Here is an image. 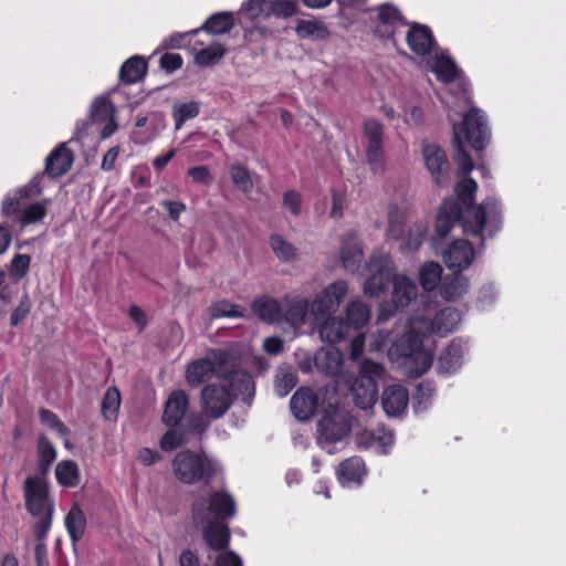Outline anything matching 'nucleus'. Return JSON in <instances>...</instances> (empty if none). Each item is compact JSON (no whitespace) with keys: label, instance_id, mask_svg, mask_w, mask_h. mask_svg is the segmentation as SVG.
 I'll return each instance as SVG.
<instances>
[{"label":"nucleus","instance_id":"obj_1","mask_svg":"<svg viewBox=\"0 0 566 566\" xmlns=\"http://www.w3.org/2000/svg\"><path fill=\"white\" fill-rule=\"evenodd\" d=\"M478 184L472 179L463 177L454 186V192L462 205L468 209V216L462 221V230L465 239H449L454 223L460 220L462 206L455 199H447L440 207L436 221V235L431 238L434 248H476L484 244V230L488 228L490 235L499 229L500 210L497 202L488 198L481 205L474 207V196Z\"/></svg>","mask_w":566,"mask_h":566},{"label":"nucleus","instance_id":"obj_2","mask_svg":"<svg viewBox=\"0 0 566 566\" xmlns=\"http://www.w3.org/2000/svg\"><path fill=\"white\" fill-rule=\"evenodd\" d=\"M462 136L475 150L485 148L490 133L484 115L479 109H471L461 124L453 125V159L458 166V175L467 177L474 169V163L464 150Z\"/></svg>","mask_w":566,"mask_h":566},{"label":"nucleus","instance_id":"obj_3","mask_svg":"<svg viewBox=\"0 0 566 566\" xmlns=\"http://www.w3.org/2000/svg\"><path fill=\"white\" fill-rule=\"evenodd\" d=\"M171 467L176 479L187 485L198 483L209 485L221 470L218 462L205 452L198 453L191 450L178 452Z\"/></svg>","mask_w":566,"mask_h":566},{"label":"nucleus","instance_id":"obj_4","mask_svg":"<svg viewBox=\"0 0 566 566\" xmlns=\"http://www.w3.org/2000/svg\"><path fill=\"white\" fill-rule=\"evenodd\" d=\"M235 514V502L226 491H213L208 495H200L191 504L193 524L206 525L207 523L222 522Z\"/></svg>","mask_w":566,"mask_h":566},{"label":"nucleus","instance_id":"obj_5","mask_svg":"<svg viewBox=\"0 0 566 566\" xmlns=\"http://www.w3.org/2000/svg\"><path fill=\"white\" fill-rule=\"evenodd\" d=\"M419 333L409 331L395 343V350L402 358V366L409 377L418 378L431 366L433 357L430 350L424 349Z\"/></svg>","mask_w":566,"mask_h":566},{"label":"nucleus","instance_id":"obj_6","mask_svg":"<svg viewBox=\"0 0 566 566\" xmlns=\"http://www.w3.org/2000/svg\"><path fill=\"white\" fill-rule=\"evenodd\" d=\"M366 266L371 275L364 284V293L370 297H378L388 287L392 277V263L382 250H375Z\"/></svg>","mask_w":566,"mask_h":566},{"label":"nucleus","instance_id":"obj_7","mask_svg":"<svg viewBox=\"0 0 566 566\" xmlns=\"http://www.w3.org/2000/svg\"><path fill=\"white\" fill-rule=\"evenodd\" d=\"M460 322L461 313L454 307H446L440 310L433 318L416 316L410 319L409 325L412 331L423 336L431 333L446 336L455 329Z\"/></svg>","mask_w":566,"mask_h":566},{"label":"nucleus","instance_id":"obj_8","mask_svg":"<svg viewBox=\"0 0 566 566\" xmlns=\"http://www.w3.org/2000/svg\"><path fill=\"white\" fill-rule=\"evenodd\" d=\"M348 292V284L344 280L335 281L323 289L311 304V315H314L316 322L325 316L335 313L342 300Z\"/></svg>","mask_w":566,"mask_h":566},{"label":"nucleus","instance_id":"obj_9","mask_svg":"<svg viewBox=\"0 0 566 566\" xmlns=\"http://www.w3.org/2000/svg\"><path fill=\"white\" fill-rule=\"evenodd\" d=\"M232 403V395L224 385L209 384L201 390V411L210 419L221 418Z\"/></svg>","mask_w":566,"mask_h":566},{"label":"nucleus","instance_id":"obj_10","mask_svg":"<svg viewBox=\"0 0 566 566\" xmlns=\"http://www.w3.org/2000/svg\"><path fill=\"white\" fill-rule=\"evenodd\" d=\"M321 443H335L348 436L350 427L346 415L340 411L326 412L317 423Z\"/></svg>","mask_w":566,"mask_h":566},{"label":"nucleus","instance_id":"obj_11","mask_svg":"<svg viewBox=\"0 0 566 566\" xmlns=\"http://www.w3.org/2000/svg\"><path fill=\"white\" fill-rule=\"evenodd\" d=\"M422 156L433 181L439 187L448 185L450 179V164L444 150L436 144H427L422 147Z\"/></svg>","mask_w":566,"mask_h":566},{"label":"nucleus","instance_id":"obj_12","mask_svg":"<svg viewBox=\"0 0 566 566\" xmlns=\"http://www.w3.org/2000/svg\"><path fill=\"white\" fill-rule=\"evenodd\" d=\"M283 14V0L272 2L270 0H250L242 6L239 11V22L243 20L259 22L271 15L281 17Z\"/></svg>","mask_w":566,"mask_h":566},{"label":"nucleus","instance_id":"obj_13","mask_svg":"<svg viewBox=\"0 0 566 566\" xmlns=\"http://www.w3.org/2000/svg\"><path fill=\"white\" fill-rule=\"evenodd\" d=\"M376 10V32L382 38H391L396 27L408 24L399 9L391 3H382Z\"/></svg>","mask_w":566,"mask_h":566},{"label":"nucleus","instance_id":"obj_14","mask_svg":"<svg viewBox=\"0 0 566 566\" xmlns=\"http://www.w3.org/2000/svg\"><path fill=\"white\" fill-rule=\"evenodd\" d=\"M409 402L408 390L401 385H390L382 391L381 406L388 417L401 416Z\"/></svg>","mask_w":566,"mask_h":566},{"label":"nucleus","instance_id":"obj_15","mask_svg":"<svg viewBox=\"0 0 566 566\" xmlns=\"http://www.w3.org/2000/svg\"><path fill=\"white\" fill-rule=\"evenodd\" d=\"M317 406V396L312 389L304 387L297 389L290 401L291 412L298 421H306L312 418Z\"/></svg>","mask_w":566,"mask_h":566},{"label":"nucleus","instance_id":"obj_16","mask_svg":"<svg viewBox=\"0 0 566 566\" xmlns=\"http://www.w3.org/2000/svg\"><path fill=\"white\" fill-rule=\"evenodd\" d=\"M25 506L30 514L38 516L44 510L48 490L41 476H29L24 482Z\"/></svg>","mask_w":566,"mask_h":566},{"label":"nucleus","instance_id":"obj_17","mask_svg":"<svg viewBox=\"0 0 566 566\" xmlns=\"http://www.w3.org/2000/svg\"><path fill=\"white\" fill-rule=\"evenodd\" d=\"M189 407V398L184 390L172 391L163 412L161 420L168 427H178Z\"/></svg>","mask_w":566,"mask_h":566},{"label":"nucleus","instance_id":"obj_18","mask_svg":"<svg viewBox=\"0 0 566 566\" xmlns=\"http://www.w3.org/2000/svg\"><path fill=\"white\" fill-rule=\"evenodd\" d=\"M73 161V151L62 143L46 158L44 172L51 178H59L71 169Z\"/></svg>","mask_w":566,"mask_h":566},{"label":"nucleus","instance_id":"obj_19","mask_svg":"<svg viewBox=\"0 0 566 566\" xmlns=\"http://www.w3.org/2000/svg\"><path fill=\"white\" fill-rule=\"evenodd\" d=\"M216 368V376L219 378H231L234 373H239L240 357L231 349H211L208 353Z\"/></svg>","mask_w":566,"mask_h":566},{"label":"nucleus","instance_id":"obj_20","mask_svg":"<svg viewBox=\"0 0 566 566\" xmlns=\"http://www.w3.org/2000/svg\"><path fill=\"white\" fill-rule=\"evenodd\" d=\"M394 443V433L384 427L374 430H363L356 436V444L359 448L377 449L382 453Z\"/></svg>","mask_w":566,"mask_h":566},{"label":"nucleus","instance_id":"obj_21","mask_svg":"<svg viewBox=\"0 0 566 566\" xmlns=\"http://www.w3.org/2000/svg\"><path fill=\"white\" fill-rule=\"evenodd\" d=\"M407 42L413 53L423 56L431 51L434 39L427 25L413 23L407 33Z\"/></svg>","mask_w":566,"mask_h":566},{"label":"nucleus","instance_id":"obj_22","mask_svg":"<svg viewBox=\"0 0 566 566\" xmlns=\"http://www.w3.org/2000/svg\"><path fill=\"white\" fill-rule=\"evenodd\" d=\"M216 368L210 356L191 361L186 368V381L191 387H198L209 381L216 375Z\"/></svg>","mask_w":566,"mask_h":566},{"label":"nucleus","instance_id":"obj_23","mask_svg":"<svg viewBox=\"0 0 566 566\" xmlns=\"http://www.w3.org/2000/svg\"><path fill=\"white\" fill-rule=\"evenodd\" d=\"M285 323L292 327L293 336L296 335V329L304 323H317L314 315H311V304L306 300H295L287 304L285 311Z\"/></svg>","mask_w":566,"mask_h":566},{"label":"nucleus","instance_id":"obj_24","mask_svg":"<svg viewBox=\"0 0 566 566\" xmlns=\"http://www.w3.org/2000/svg\"><path fill=\"white\" fill-rule=\"evenodd\" d=\"M469 280L461 273L446 275L439 286L440 296L448 301L453 302L462 297L469 291Z\"/></svg>","mask_w":566,"mask_h":566},{"label":"nucleus","instance_id":"obj_25","mask_svg":"<svg viewBox=\"0 0 566 566\" xmlns=\"http://www.w3.org/2000/svg\"><path fill=\"white\" fill-rule=\"evenodd\" d=\"M355 405L367 410L377 401V384L370 379H357L352 386Z\"/></svg>","mask_w":566,"mask_h":566},{"label":"nucleus","instance_id":"obj_26","mask_svg":"<svg viewBox=\"0 0 566 566\" xmlns=\"http://www.w3.org/2000/svg\"><path fill=\"white\" fill-rule=\"evenodd\" d=\"M314 360L321 373L334 376L340 371L343 354L335 347L322 348L315 354Z\"/></svg>","mask_w":566,"mask_h":566},{"label":"nucleus","instance_id":"obj_27","mask_svg":"<svg viewBox=\"0 0 566 566\" xmlns=\"http://www.w3.org/2000/svg\"><path fill=\"white\" fill-rule=\"evenodd\" d=\"M230 392L232 395V401L241 396L242 401L250 403L254 396V381L250 374L240 370L234 373L229 379Z\"/></svg>","mask_w":566,"mask_h":566},{"label":"nucleus","instance_id":"obj_28","mask_svg":"<svg viewBox=\"0 0 566 566\" xmlns=\"http://www.w3.org/2000/svg\"><path fill=\"white\" fill-rule=\"evenodd\" d=\"M348 329V325L340 317L328 316L319 325L318 333L323 342L334 344L342 342Z\"/></svg>","mask_w":566,"mask_h":566},{"label":"nucleus","instance_id":"obj_29","mask_svg":"<svg viewBox=\"0 0 566 566\" xmlns=\"http://www.w3.org/2000/svg\"><path fill=\"white\" fill-rule=\"evenodd\" d=\"M417 285L405 275L394 279L392 302L396 307H406L417 297Z\"/></svg>","mask_w":566,"mask_h":566},{"label":"nucleus","instance_id":"obj_30","mask_svg":"<svg viewBox=\"0 0 566 566\" xmlns=\"http://www.w3.org/2000/svg\"><path fill=\"white\" fill-rule=\"evenodd\" d=\"M202 527V535L206 543L216 551L222 549L228 546L230 532L229 527L223 522L207 523L200 525Z\"/></svg>","mask_w":566,"mask_h":566},{"label":"nucleus","instance_id":"obj_31","mask_svg":"<svg viewBox=\"0 0 566 566\" xmlns=\"http://www.w3.org/2000/svg\"><path fill=\"white\" fill-rule=\"evenodd\" d=\"M255 316L266 324L276 322L281 316V304L269 296H260L251 303Z\"/></svg>","mask_w":566,"mask_h":566},{"label":"nucleus","instance_id":"obj_32","mask_svg":"<svg viewBox=\"0 0 566 566\" xmlns=\"http://www.w3.org/2000/svg\"><path fill=\"white\" fill-rule=\"evenodd\" d=\"M295 32L298 38L310 39L313 41H323L327 40L331 36V32L325 25V23L315 19H297Z\"/></svg>","mask_w":566,"mask_h":566},{"label":"nucleus","instance_id":"obj_33","mask_svg":"<svg viewBox=\"0 0 566 566\" xmlns=\"http://www.w3.org/2000/svg\"><path fill=\"white\" fill-rule=\"evenodd\" d=\"M464 353L463 344L459 339H453L441 353L438 360V368L441 373L454 371L461 364Z\"/></svg>","mask_w":566,"mask_h":566},{"label":"nucleus","instance_id":"obj_34","mask_svg":"<svg viewBox=\"0 0 566 566\" xmlns=\"http://www.w3.org/2000/svg\"><path fill=\"white\" fill-rule=\"evenodd\" d=\"M474 259V250H443L442 252V260L447 269L455 273L467 270Z\"/></svg>","mask_w":566,"mask_h":566},{"label":"nucleus","instance_id":"obj_35","mask_svg":"<svg viewBox=\"0 0 566 566\" xmlns=\"http://www.w3.org/2000/svg\"><path fill=\"white\" fill-rule=\"evenodd\" d=\"M86 516L80 505L74 503L65 516V526L73 543L81 541L86 530Z\"/></svg>","mask_w":566,"mask_h":566},{"label":"nucleus","instance_id":"obj_36","mask_svg":"<svg viewBox=\"0 0 566 566\" xmlns=\"http://www.w3.org/2000/svg\"><path fill=\"white\" fill-rule=\"evenodd\" d=\"M147 71V63L140 56L128 59L120 67L119 77L125 84H133L140 81Z\"/></svg>","mask_w":566,"mask_h":566},{"label":"nucleus","instance_id":"obj_37","mask_svg":"<svg viewBox=\"0 0 566 566\" xmlns=\"http://www.w3.org/2000/svg\"><path fill=\"white\" fill-rule=\"evenodd\" d=\"M346 324L349 327L358 329L363 327L370 318V308L360 301H353L346 306Z\"/></svg>","mask_w":566,"mask_h":566},{"label":"nucleus","instance_id":"obj_38","mask_svg":"<svg viewBox=\"0 0 566 566\" xmlns=\"http://www.w3.org/2000/svg\"><path fill=\"white\" fill-rule=\"evenodd\" d=\"M235 21L230 12H219L212 14L202 25L201 29L211 34H224L232 30Z\"/></svg>","mask_w":566,"mask_h":566},{"label":"nucleus","instance_id":"obj_39","mask_svg":"<svg viewBox=\"0 0 566 566\" xmlns=\"http://www.w3.org/2000/svg\"><path fill=\"white\" fill-rule=\"evenodd\" d=\"M38 470L44 476L56 458V451L51 441L43 434L38 439Z\"/></svg>","mask_w":566,"mask_h":566},{"label":"nucleus","instance_id":"obj_40","mask_svg":"<svg viewBox=\"0 0 566 566\" xmlns=\"http://www.w3.org/2000/svg\"><path fill=\"white\" fill-rule=\"evenodd\" d=\"M340 479L348 482H360L365 475V463L359 457H352L339 464Z\"/></svg>","mask_w":566,"mask_h":566},{"label":"nucleus","instance_id":"obj_41","mask_svg":"<svg viewBox=\"0 0 566 566\" xmlns=\"http://www.w3.org/2000/svg\"><path fill=\"white\" fill-rule=\"evenodd\" d=\"M442 268L437 262H427L420 270V284L426 291H433L442 283Z\"/></svg>","mask_w":566,"mask_h":566},{"label":"nucleus","instance_id":"obj_42","mask_svg":"<svg viewBox=\"0 0 566 566\" xmlns=\"http://www.w3.org/2000/svg\"><path fill=\"white\" fill-rule=\"evenodd\" d=\"M57 482L67 488H73L80 482L77 464L72 460L60 462L55 469Z\"/></svg>","mask_w":566,"mask_h":566},{"label":"nucleus","instance_id":"obj_43","mask_svg":"<svg viewBox=\"0 0 566 566\" xmlns=\"http://www.w3.org/2000/svg\"><path fill=\"white\" fill-rule=\"evenodd\" d=\"M115 112L116 109L112 101L105 96H99L92 104L90 118L92 122H106L114 117Z\"/></svg>","mask_w":566,"mask_h":566},{"label":"nucleus","instance_id":"obj_44","mask_svg":"<svg viewBox=\"0 0 566 566\" xmlns=\"http://www.w3.org/2000/svg\"><path fill=\"white\" fill-rule=\"evenodd\" d=\"M366 160L374 174L385 171L384 143L366 144Z\"/></svg>","mask_w":566,"mask_h":566},{"label":"nucleus","instance_id":"obj_45","mask_svg":"<svg viewBox=\"0 0 566 566\" xmlns=\"http://www.w3.org/2000/svg\"><path fill=\"white\" fill-rule=\"evenodd\" d=\"M226 53V49L219 44H212L199 50L195 55V61L201 66L214 65Z\"/></svg>","mask_w":566,"mask_h":566},{"label":"nucleus","instance_id":"obj_46","mask_svg":"<svg viewBox=\"0 0 566 566\" xmlns=\"http://www.w3.org/2000/svg\"><path fill=\"white\" fill-rule=\"evenodd\" d=\"M199 114V104L197 102H188L175 104L172 107V116L176 123V129H179L182 124L190 118L197 117Z\"/></svg>","mask_w":566,"mask_h":566},{"label":"nucleus","instance_id":"obj_47","mask_svg":"<svg viewBox=\"0 0 566 566\" xmlns=\"http://www.w3.org/2000/svg\"><path fill=\"white\" fill-rule=\"evenodd\" d=\"M120 406V394L117 388L111 387L106 390L102 401V412L105 419L111 420L116 417Z\"/></svg>","mask_w":566,"mask_h":566},{"label":"nucleus","instance_id":"obj_48","mask_svg":"<svg viewBox=\"0 0 566 566\" xmlns=\"http://www.w3.org/2000/svg\"><path fill=\"white\" fill-rule=\"evenodd\" d=\"M210 316L212 318L219 317H244L243 311L239 305L232 304L227 300L213 303L209 307Z\"/></svg>","mask_w":566,"mask_h":566},{"label":"nucleus","instance_id":"obj_49","mask_svg":"<svg viewBox=\"0 0 566 566\" xmlns=\"http://www.w3.org/2000/svg\"><path fill=\"white\" fill-rule=\"evenodd\" d=\"M186 442V432L177 427H170L160 439V448L165 451H174Z\"/></svg>","mask_w":566,"mask_h":566},{"label":"nucleus","instance_id":"obj_50","mask_svg":"<svg viewBox=\"0 0 566 566\" xmlns=\"http://www.w3.org/2000/svg\"><path fill=\"white\" fill-rule=\"evenodd\" d=\"M363 135L366 144L384 143V126L377 119H365L363 123Z\"/></svg>","mask_w":566,"mask_h":566},{"label":"nucleus","instance_id":"obj_51","mask_svg":"<svg viewBox=\"0 0 566 566\" xmlns=\"http://www.w3.org/2000/svg\"><path fill=\"white\" fill-rule=\"evenodd\" d=\"M434 391V386L430 381H422L417 386V391L413 397V408L416 412L426 409L428 400Z\"/></svg>","mask_w":566,"mask_h":566},{"label":"nucleus","instance_id":"obj_52","mask_svg":"<svg viewBox=\"0 0 566 566\" xmlns=\"http://www.w3.org/2000/svg\"><path fill=\"white\" fill-rule=\"evenodd\" d=\"M233 184L242 191L248 192L252 188V180L248 170L241 165H233L230 168Z\"/></svg>","mask_w":566,"mask_h":566},{"label":"nucleus","instance_id":"obj_53","mask_svg":"<svg viewBox=\"0 0 566 566\" xmlns=\"http://www.w3.org/2000/svg\"><path fill=\"white\" fill-rule=\"evenodd\" d=\"M434 72L441 81L449 83L452 82L458 74V69L453 61L450 59H440L437 61Z\"/></svg>","mask_w":566,"mask_h":566},{"label":"nucleus","instance_id":"obj_54","mask_svg":"<svg viewBox=\"0 0 566 566\" xmlns=\"http://www.w3.org/2000/svg\"><path fill=\"white\" fill-rule=\"evenodd\" d=\"M208 417L203 412H192L186 421L188 432L201 436L209 427Z\"/></svg>","mask_w":566,"mask_h":566},{"label":"nucleus","instance_id":"obj_55","mask_svg":"<svg viewBox=\"0 0 566 566\" xmlns=\"http://www.w3.org/2000/svg\"><path fill=\"white\" fill-rule=\"evenodd\" d=\"M40 420L43 424L55 429L60 434L67 436L69 428L57 418V416L49 409L42 408L39 411Z\"/></svg>","mask_w":566,"mask_h":566},{"label":"nucleus","instance_id":"obj_56","mask_svg":"<svg viewBox=\"0 0 566 566\" xmlns=\"http://www.w3.org/2000/svg\"><path fill=\"white\" fill-rule=\"evenodd\" d=\"M427 233V224L417 222L409 228L406 247L405 248H419L424 240Z\"/></svg>","mask_w":566,"mask_h":566},{"label":"nucleus","instance_id":"obj_57","mask_svg":"<svg viewBox=\"0 0 566 566\" xmlns=\"http://www.w3.org/2000/svg\"><path fill=\"white\" fill-rule=\"evenodd\" d=\"M30 265V256L28 254H17L11 261L10 274L15 280H21L25 276Z\"/></svg>","mask_w":566,"mask_h":566},{"label":"nucleus","instance_id":"obj_58","mask_svg":"<svg viewBox=\"0 0 566 566\" xmlns=\"http://www.w3.org/2000/svg\"><path fill=\"white\" fill-rule=\"evenodd\" d=\"M45 216V208L41 203H33L23 209L20 214L21 224L33 223Z\"/></svg>","mask_w":566,"mask_h":566},{"label":"nucleus","instance_id":"obj_59","mask_svg":"<svg viewBox=\"0 0 566 566\" xmlns=\"http://www.w3.org/2000/svg\"><path fill=\"white\" fill-rule=\"evenodd\" d=\"M382 366L371 360H364L360 365V377L358 379H370L377 384L381 376Z\"/></svg>","mask_w":566,"mask_h":566},{"label":"nucleus","instance_id":"obj_60","mask_svg":"<svg viewBox=\"0 0 566 566\" xmlns=\"http://www.w3.org/2000/svg\"><path fill=\"white\" fill-rule=\"evenodd\" d=\"M361 260L363 250H343L342 261L347 270H357L359 268Z\"/></svg>","mask_w":566,"mask_h":566},{"label":"nucleus","instance_id":"obj_61","mask_svg":"<svg viewBox=\"0 0 566 566\" xmlns=\"http://www.w3.org/2000/svg\"><path fill=\"white\" fill-rule=\"evenodd\" d=\"M31 303L29 297L25 295L22 297L20 304L14 308L10 315V324L17 326L21 323L30 312Z\"/></svg>","mask_w":566,"mask_h":566},{"label":"nucleus","instance_id":"obj_62","mask_svg":"<svg viewBox=\"0 0 566 566\" xmlns=\"http://www.w3.org/2000/svg\"><path fill=\"white\" fill-rule=\"evenodd\" d=\"M160 66L168 73H171L182 66V57L176 53H165L160 57Z\"/></svg>","mask_w":566,"mask_h":566},{"label":"nucleus","instance_id":"obj_63","mask_svg":"<svg viewBox=\"0 0 566 566\" xmlns=\"http://www.w3.org/2000/svg\"><path fill=\"white\" fill-rule=\"evenodd\" d=\"M188 175L192 178L193 181L205 185L211 182L213 179L210 170L206 166L192 167L188 170Z\"/></svg>","mask_w":566,"mask_h":566},{"label":"nucleus","instance_id":"obj_64","mask_svg":"<svg viewBox=\"0 0 566 566\" xmlns=\"http://www.w3.org/2000/svg\"><path fill=\"white\" fill-rule=\"evenodd\" d=\"M214 566H242V562L235 553L228 551L217 556Z\"/></svg>","mask_w":566,"mask_h":566}]
</instances>
